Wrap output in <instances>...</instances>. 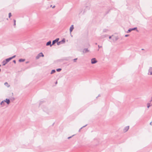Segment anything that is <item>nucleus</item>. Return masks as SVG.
I'll list each match as a JSON object with an SVG mask.
<instances>
[{"instance_id": "obj_1", "label": "nucleus", "mask_w": 152, "mask_h": 152, "mask_svg": "<svg viewBox=\"0 0 152 152\" xmlns=\"http://www.w3.org/2000/svg\"><path fill=\"white\" fill-rule=\"evenodd\" d=\"M90 9V7L89 6H86V7H83V8L80 9L79 11V14L81 15L83 11V15L84 14L87 10H89Z\"/></svg>"}, {"instance_id": "obj_2", "label": "nucleus", "mask_w": 152, "mask_h": 152, "mask_svg": "<svg viewBox=\"0 0 152 152\" xmlns=\"http://www.w3.org/2000/svg\"><path fill=\"white\" fill-rule=\"evenodd\" d=\"M44 56V55L42 53H39L37 56L36 57V59H38L40 57H43Z\"/></svg>"}, {"instance_id": "obj_3", "label": "nucleus", "mask_w": 152, "mask_h": 152, "mask_svg": "<svg viewBox=\"0 0 152 152\" xmlns=\"http://www.w3.org/2000/svg\"><path fill=\"white\" fill-rule=\"evenodd\" d=\"M97 62L95 58H93L91 59V63L92 64H95Z\"/></svg>"}, {"instance_id": "obj_4", "label": "nucleus", "mask_w": 152, "mask_h": 152, "mask_svg": "<svg viewBox=\"0 0 152 152\" xmlns=\"http://www.w3.org/2000/svg\"><path fill=\"white\" fill-rule=\"evenodd\" d=\"M112 39L113 41H115L117 40L119 38L118 36H113V35L112 36Z\"/></svg>"}, {"instance_id": "obj_5", "label": "nucleus", "mask_w": 152, "mask_h": 152, "mask_svg": "<svg viewBox=\"0 0 152 152\" xmlns=\"http://www.w3.org/2000/svg\"><path fill=\"white\" fill-rule=\"evenodd\" d=\"M137 29V27H135V28H130L127 31V33H129L130 32L134 30H135Z\"/></svg>"}, {"instance_id": "obj_6", "label": "nucleus", "mask_w": 152, "mask_h": 152, "mask_svg": "<svg viewBox=\"0 0 152 152\" xmlns=\"http://www.w3.org/2000/svg\"><path fill=\"white\" fill-rule=\"evenodd\" d=\"M59 38H58L56 39L55 40H54L52 42V45H54L55 44L56 42H57L59 40Z\"/></svg>"}, {"instance_id": "obj_7", "label": "nucleus", "mask_w": 152, "mask_h": 152, "mask_svg": "<svg viewBox=\"0 0 152 152\" xmlns=\"http://www.w3.org/2000/svg\"><path fill=\"white\" fill-rule=\"evenodd\" d=\"M129 129V126H127L125 127L123 129V131L124 132H126Z\"/></svg>"}, {"instance_id": "obj_8", "label": "nucleus", "mask_w": 152, "mask_h": 152, "mask_svg": "<svg viewBox=\"0 0 152 152\" xmlns=\"http://www.w3.org/2000/svg\"><path fill=\"white\" fill-rule=\"evenodd\" d=\"M148 74L152 75V67H150L148 70Z\"/></svg>"}, {"instance_id": "obj_9", "label": "nucleus", "mask_w": 152, "mask_h": 152, "mask_svg": "<svg viewBox=\"0 0 152 152\" xmlns=\"http://www.w3.org/2000/svg\"><path fill=\"white\" fill-rule=\"evenodd\" d=\"M4 101V102H6L7 104H9L10 103V101L9 99H6Z\"/></svg>"}, {"instance_id": "obj_10", "label": "nucleus", "mask_w": 152, "mask_h": 152, "mask_svg": "<svg viewBox=\"0 0 152 152\" xmlns=\"http://www.w3.org/2000/svg\"><path fill=\"white\" fill-rule=\"evenodd\" d=\"M89 50H88L87 48H85L83 50V53H86L88 52Z\"/></svg>"}, {"instance_id": "obj_11", "label": "nucleus", "mask_w": 152, "mask_h": 152, "mask_svg": "<svg viewBox=\"0 0 152 152\" xmlns=\"http://www.w3.org/2000/svg\"><path fill=\"white\" fill-rule=\"evenodd\" d=\"M74 26L73 25H72L70 27L69 30L70 33H71L72 31H73V29H74Z\"/></svg>"}, {"instance_id": "obj_12", "label": "nucleus", "mask_w": 152, "mask_h": 152, "mask_svg": "<svg viewBox=\"0 0 152 152\" xmlns=\"http://www.w3.org/2000/svg\"><path fill=\"white\" fill-rule=\"evenodd\" d=\"M11 60V58H10V57L6 59L5 60V61L6 62V63H7Z\"/></svg>"}, {"instance_id": "obj_13", "label": "nucleus", "mask_w": 152, "mask_h": 152, "mask_svg": "<svg viewBox=\"0 0 152 152\" xmlns=\"http://www.w3.org/2000/svg\"><path fill=\"white\" fill-rule=\"evenodd\" d=\"M25 61V59H20L19 60V62H23L24 61Z\"/></svg>"}, {"instance_id": "obj_14", "label": "nucleus", "mask_w": 152, "mask_h": 152, "mask_svg": "<svg viewBox=\"0 0 152 152\" xmlns=\"http://www.w3.org/2000/svg\"><path fill=\"white\" fill-rule=\"evenodd\" d=\"M4 85L7 86V87H9L10 86V85L8 84V83L7 82L4 83Z\"/></svg>"}, {"instance_id": "obj_15", "label": "nucleus", "mask_w": 152, "mask_h": 152, "mask_svg": "<svg viewBox=\"0 0 152 152\" xmlns=\"http://www.w3.org/2000/svg\"><path fill=\"white\" fill-rule=\"evenodd\" d=\"M51 41H48V45H50V47H51L53 45L51 44Z\"/></svg>"}, {"instance_id": "obj_16", "label": "nucleus", "mask_w": 152, "mask_h": 152, "mask_svg": "<svg viewBox=\"0 0 152 152\" xmlns=\"http://www.w3.org/2000/svg\"><path fill=\"white\" fill-rule=\"evenodd\" d=\"M3 63V66H4L6 65V64H7V63H6V62L5 61V60H4L2 62Z\"/></svg>"}, {"instance_id": "obj_17", "label": "nucleus", "mask_w": 152, "mask_h": 152, "mask_svg": "<svg viewBox=\"0 0 152 152\" xmlns=\"http://www.w3.org/2000/svg\"><path fill=\"white\" fill-rule=\"evenodd\" d=\"M56 72V71L54 69L52 70L50 73L51 74H53Z\"/></svg>"}, {"instance_id": "obj_18", "label": "nucleus", "mask_w": 152, "mask_h": 152, "mask_svg": "<svg viewBox=\"0 0 152 152\" xmlns=\"http://www.w3.org/2000/svg\"><path fill=\"white\" fill-rule=\"evenodd\" d=\"M151 105L150 103H148L147 104V107L148 108Z\"/></svg>"}, {"instance_id": "obj_19", "label": "nucleus", "mask_w": 152, "mask_h": 152, "mask_svg": "<svg viewBox=\"0 0 152 152\" xmlns=\"http://www.w3.org/2000/svg\"><path fill=\"white\" fill-rule=\"evenodd\" d=\"M45 102V101H44V100H42V101H41L40 102V104H39V105H41V104H42L44 102Z\"/></svg>"}, {"instance_id": "obj_20", "label": "nucleus", "mask_w": 152, "mask_h": 152, "mask_svg": "<svg viewBox=\"0 0 152 152\" xmlns=\"http://www.w3.org/2000/svg\"><path fill=\"white\" fill-rule=\"evenodd\" d=\"M61 70V68H59L56 69V71L57 72H60Z\"/></svg>"}, {"instance_id": "obj_21", "label": "nucleus", "mask_w": 152, "mask_h": 152, "mask_svg": "<svg viewBox=\"0 0 152 152\" xmlns=\"http://www.w3.org/2000/svg\"><path fill=\"white\" fill-rule=\"evenodd\" d=\"M108 31V30L107 29H104L103 30V32H107V31Z\"/></svg>"}, {"instance_id": "obj_22", "label": "nucleus", "mask_w": 152, "mask_h": 152, "mask_svg": "<svg viewBox=\"0 0 152 152\" xmlns=\"http://www.w3.org/2000/svg\"><path fill=\"white\" fill-rule=\"evenodd\" d=\"M1 104V105H4V101H2L1 103H0Z\"/></svg>"}, {"instance_id": "obj_23", "label": "nucleus", "mask_w": 152, "mask_h": 152, "mask_svg": "<svg viewBox=\"0 0 152 152\" xmlns=\"http://www.w3.org/2000/svg\"><path fill=\"white\" fill-rule=\"evenodd\" d=\"M61 42V43H62V42L64 43L65 42V39H63Z\"/></svg>"}, {"instance_id": "obj_24", "label": "nucleus", "mask_w": 152, "mask_h": 152, "mask_svg": "<svg viewBox=\"0 0 152 152\" xmlns=\"http://www.w3.org/2000/svg\"><path fill=\"white\" fill-rule=\"evenodd\" d=\"M61 43H62L60 41H59V42H57V45H60Z\"/></svg>"}, {"instance_id": "obj_25", "label": "nucleus", "mask_w": 152, "mask_h": 152, "mask_svg": "<svg viewBox=\"0 0 152 152\" xmlns=\"http://www.w3.org/2000/svg\"><path fill=\"white\" fill-rule=\"evenodd\" d=\"M13 21H14V26H15V25H16V23H15V22H16V20H13Z\"/></svg>"}, {"instance_id": "obj_26", "label": "nucleus", "mask_w": 152, "mask_h": 152, "mask_svg": "<svg viewBox=\"0 0 152 152\" xmlns=\"http://www.w3.org/2000/svg\"><path fill=\"white\" fill-rule=\"evenodd\" d=\"M11 16H12V15H11V13H9V18H10Z\"/></svg>"}, {"instance_id": "obj_27", "label": "nucleus", "mask_w": 152, "mask_h": 152, "mask_svg": "<svg viewBox=\"0 0 152 152\" xmlns=\"http://www.w3.org/2000/svg\"><path fill=\"white\" fill-rule=\"evenodd\" d=\"M15 56H16V55H14V56H13L10 57V58H11V60L12 59H13V58H15Z\"/></svg>"}, {"instance_id": "obj_28", "label": "nucleus", "mask_w": 152, "mask_h": 152, "mask_svg": "<svg viewBox=\"0 0 152 152\" xmlns=\"http://www.w3.org/2000/svg\"><path fill=\"white\" fill-rule=\"evenodd\" d=\"M87 125V124L85 126H83V127H82L81 128H80V129H82L83 128H84V127H86V126Z\"/></svg>"}, {"instance_id": "obj_29", "label": "nucleus", "mask_w": 152, "mask_h": 152, "mask_svg": "<svg viewBox=\"0 0 152 152\" xmlns=\"http://www.w3.org/2000/svg\"><path fill=\"white\" fill-rule=\"evenodd\" d=\"M98 48H102V46H99V45H98Z\"/></svg>"}, {"instance_id": "obj_30", "label": "nucleus", "mask_w": 152, "mask_h": 152, "mask_svg": "<svg viewBox=\"0 0 152 152\" xmlns=\"http://www.w3.org/2000/svg\"><path fill=\"white\" fill-rule=\"evenodd\" d=\"M77 59V58H75V59H74L73 61H74V62H76V61Z\"/></svg>"}, {"instance_id": "obj_31", "label": "nucleus", "mask_w": 152, "mask_h": 152, "mask_svg": "<svg viewBox=\"0 0 152 152\" xmlns=\"http://www.w3.org/2000/svg\"><path fill=\"white\" fill-rule=\"evenodd\" d=\"M107 35H105L104 36L102 37V38H104V37H107Z\"/></svg>"}, {"instance_id": "obj_32", "label": "nucleus", "mask_w": 152, "mask_h": 152, "mask_svg": "<svg viewBox=\"0 0 152 152\" xmlns=\"http://www.w3.org/2000/svg\"><path fill=\"white\" fill-rule=\"evenodd\" d=\"M74 135H73L72 136H71V137H69L68 138V139H70V138H71L72 136H74Z\"/></svg>"}, {"instance_id": "obj_33", "label": "nucleus", "mask_w": 152, "mask_h": 152, "mask_svg": "<svg viewBox=\"0 0 152 152\" xmlns=\"http://www.w3.org/2000/svg\"><path fill=\"white\" fill-rule=\"evenodd\" d=\"M13 63H14L15 64L16 63V61L15 60H14L13 61Z\"/></svg>"}, {"instance_id": "obj_34", "label": "nucleus", "mask_w": 152, "mask_h": 152, "mask_svg": "<svg viewBox=\"0 0 152 152\" xmlns=\"http://www.w3.org/2000/svg\"><path fill=\"white\" fill-rule=\"evenodd\" d=\"M129 36V34H126V35H125V37H128Z\"/></svg>"}, {"instance_id": "obj_35", "label": "nucleus", "mask_w": 152, "mask_h": 152, "mask_svg": "<svg viewBox=\"0 0 152 152\" xmlns=\"http://www.w3.org/2000/svg\"><path fill=\"white\" fill-rule=\"evenodd\" d=\"M55 6L54 5V6H52V8H55Z\"/></svg>"}, {"instance_id": "obj_36", "label": "nucleus", "mask_w": 152, "mask_h": 152, "mask_svg": "<svg viewBox=\"0 0 152 152\" xmlns=\"http://www.w3.org/2000/svg\"><path fill=\"white\" fill-rule=\"evenodd\" d=\"M112 37V36H110L109 37V39H111Z\"/></svg>"}, {"instance_id": "obj_37", "label": "nucleus", "mask_w": 152, "mask_h": 152, "mask_svg": "<svg viewBox=\"0 0 152 152\" xmlns=\"http://www.w3.org/2000/svg\"><path fill=\"white\" fill-rule=\"evenodd\" d=\"M57 81H56V83H55V84H57Z\"/></svg>"}, {"instance_id": "obj_38", "label": "nucleus", "mask_w": 152, "mask_h": 152, "mask_svg": "<svg viewBox=\"0 0 152 152\" xmlns=\"http://www.w3.org/2000/svg\"><path fill=\"white\" fill-rule=\"evenodd\" d=\"M81 129H80V128L79 129V132H80V130Z\"/></svg>"}, {"instance_id": "obj_39", "label": "nucleus", "mask_w": 152, "mask_h": 152, "mask_svg": "<svg viewBox=\"0 0 152 152\" xmlns=\"http://www.w3.org/2000/svg\"><path fill=\"white\" fill-rule=\"evenodd\" d=\"M52 7V5H50V7Z\"/></svg>"}, {"instance_id": "obj_40", "label": "nucleus", "mask_w": 152, "mask_h": 152, "mask_svg": "<svg viewBox=\"0 0 152 152\" xmlns=\"http://www.w3.org/2000/svg\"><path fill=\"white\" fill-rule=\"evenodd\" d=\"M46 45L48 46V42L46 43Z\"/></svg>"}, {"instance_id": "obj_41", "label": "nucleus", "mask_w": 152, "mask_h": 152, "mask_svg": "<svg viewBox=\"0 0 152 152\" xmlns=\"http://www.w3.org/2000/svg\"><path fill=\"white\" fill-rule=\"evenodd\" d=\"M150 124L151 125H152V122H151L150 123Z\"/></svg>"}, {"instance_id": "obj_42", "label": "nucleus", "mask_w": 152, "mask_h": 152, "mask_svg": "<svg viewBox=\"0 0 152 152\" xmlns=\"http://www.w3.org/2000/svg\"><path fill=\"white\" fill-rule=\"evenodd\" d=\"M83 11L82 13H81V15H83Z\"/></svg>"}, {"instance_id": "obj_43", "label": "nucleus", "mask_w": 152, "mask_h": 152, "mask_svg": "<svg viewBox=\"0 0 152 152\" xmlns=\"http://www.w3.org/2000/svg\"><path fill=\"white\" fill-rule=\"evenodd\" d=\"M142 50H144V49H142Z\"/></svg>"}, {"instance_id": "obj_44", "label": "nucleus", "mask_w": 152, "mask_h": 152, "mask_svg": "<svg viewBox=\"0 0 152 152\" xmlns=\"http://www.w3.org/2000/svg\"><path fill=\"white\" fill-rule=\"evenodd\" d=\"M95 44H96V45H97V43H95Z\"/></svg>"}, {"instance_id": "obj_45", "label": "nucleus", "mask_w": 152, "mask_h": 152, "mask_svg": "<svg viewBox=\"0 0 152 152\" xmlns=\"http://www.w3.org/2000/svg\"><path fill=\"white\" fill-rule=\"evenodd\" d=\"M99 49H98V51L99 50Z\"/></svg>"}, {"instance_id": "obj_46", "label": "nucleus", "mask_w": 152, "mask_h": 152, "mask_svg": "<svg viewBox=\"0 0 152 152\" xmlns=\"http://www.w3.org/2000/svg\"><path fill=\"white\" fill-rule=\"evenodd\" d=\"M28 63V62H26V63Z\"/></svg>"}, {"instance_id": "obj_47", "label": "nucleus", "mask_w": 152, "mask_h": 152, "mask_svg": "<svg viewBox=\"0 0 152 152\" xmlns=\"http://www.w3.org/2000/svg\"><path fill=\"white\" fill-rule=\"evenodd\" d=\"M1 66V65H0V67Z\"/></svg>"}]
</instances>
